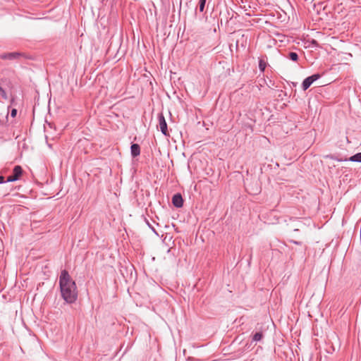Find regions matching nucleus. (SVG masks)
I'll list each match as a JSON object with an SVG mask.
<instances>
[{
  "label": "nucleus",
  "mask_w": 361,
  "mask_h": 361,
  "mask_svg": "<svg viewBox=\"0 0 361 361\" xmlns=\"http://www.w3.org/2000/svg\"><path fill=\"white\" fill-rule=\"evenodd\" d=\"M147 225H148V226L152 228V230L154 233H156V231H155L154 228V227H152V226H151V224H150L148 221H147Z\"/></svg>",
  "instance_id": "nucleus-17"
},
{
  "label": "nucleus",
  "mask_w": 361,
  "mask_h": 361,
  "mask_svg": "<svg viewBox=\"0 0 361 361\" xmlns=\"http://www.w3.org/2000/svg\"><path fill=\"white\" fill-rule=\"evenodd\" d=\"M172 203L174 207L180 208L183 205V199L180 193L175 194L172 197Z\"/></svg>",
  "instance_id": "nucleus-6"
},
{
  "label": "nucleus",
  "mask_w": 361,
  "mask_h": 361,
  "mask_svg": "<svg viewBox=\"0 0 361 361\" xmlns=\"http://www.w3.org/2000/svg\"><path fill=\"white\" fill-rule=\"evenodd\" d=\"M321 75L319 74H314L311 76L305 78L302 83V88L305 91L307 90L310 85L317 80H318Z\"/></svg>",
  "instance_id": "nucleus-2"
},
{
  "label": "nucleus",
  "mask_w": 361,
  "mask_h": 361,
  "mask_svg": "<svg viewBox=\"0 0 361 361\" xmlns=\"http://www.w3.org/2000/svg\"><path fill=\"white\" fill-rule=\"evenodd\" d=\"M17 114V110L16 109H13L11 111V116L14 118L16 116Z\"/></svg>",
  "instance_id": "nucleus-14"
},
{
  "label": "nucleus",
  "mask_w": 361,
  "mask_h": 361,
  "mask_svg": "<svg viewBox=\"0 0 361 361\" xmlns=\"http://www.w3.org/2000/svg\"><path fill=\"white\" fill-rule=\"evenodd\" d=\"M267 67V62L264 59H259V68L261 72H264Z\"/></svg>",
  "instance_id": "nucleus-10"
},
{
  "label": "nucleus",
  "mask_w": 361,
  "mask_h": 361,
  "mask_svg": "<svg viewBox=\"0 0 361 361\" xmlns=\"http://www.w3.org/2000/svg\"><path fill=\"white\" fill-rule=\"evenodd\" d=\"M6 182H7V181L5 180L4 177L2 176H0V184L4 183Z\"/></svg>",
  "instance_id": "nucleus-15"
},
{
  "label": "nucleus",
  "mask_w": 361,
  "mask_h": 361,
  "mask_svg": "<svg viewBox=\"0 0 361 361\" xmlns=\"http://www.w3.org/2000/svg\"><path fill=\"white\" fill-rule=\"evenodd\" d=\"M206 0H200L199 1V9L200 12H202L204 9Z\"/></svg>",
  "instance_id": "nucleus-12"
},
{
  "label": "nucleus",
  "mask_w": 361,
  "mask_h": 361,
  "mask_svg": "<svg viewBox=\"0 0 361 361\" xmlns=\"http://www.w3.org/2000/svg\"><path fill=\"white\" fill-rule=\"evenodd\" d=\"M264 337L262 331L256 332L252 335V341L254 342L260 341Z\"/></svg>",
  "instance_id": "nucleus-8"
},
{
  "label": "nucleus",
  "mask_w": 361,
  "mask_h": 361,
  "mask_svg": "<svg viewBox=\"0 0 361 361\" xmlns=\"http://www.w3.org/2000/svg\"><path fill=\"white\" fill-rule=\"evenodd\" d=\"M287 57L293 61H297L298 60V55L296 52H289Z\"/></svg>",
  "instance_id": "nucleus-11"
},
{
  "label": "nucleus",
  "mask_w": 361,
  "mask_h": 361,
  "mask_svg": "<svg viewBox=\"0 0 361 361\" xmlns=\"http://www.w3.org/2000/svg\"><path fill=\"white\" fill-rule=\"evenodd\" d=\"M23 173V169L20 166H16L13 170V175L7 178V182H13L18 180Z\"/></svg>",
  "instance_id": "nucleus-3"
},
{
  "label": "nucleus",
  "mask_w": 361,
  "mask_h": 361,
  "mask_svg": "<svg viewBox=\"0 0 361 361\" xmlns=\"http://www.w3.org/2000/svg\"><path fill=\"white\" fill-rule=\"evenodd\" d=\"M158 121L159 127L160 128L161 132L166 136L169 135V134L167 129V123L162 113L158 115Z\"/></svg>",
  "instance_id": "nucleus-4"
},
{
  "label": "nucleus",
  "mask_w": 361,
  "mask_h": 361,
  "mask_svg": "<svg viewBox=\"0 0 361 361\" xmlns=\"http://www.w3.org/2000/svg\"><path fill=\"white\" fill-rule=\"evenodd\" d=\"M293 242L295 244H296V245H299V244H300V243H298V242H297V241H293Z\"/></svg>",
  "instance_id": "nucleus-18"
},
{
  "label": "nucleus",
  "mask_w": 361,
  "mask_h": 361,
  "mask_svg": "<svg viewBox=\"0 0 361 361\" xmlns=\"http://www.w3.org/2000/svg\"><path fill=\"white\" fill-rule=\"evenodd\" d=\"M0 95L4 98V99H6L7 98V94H6V92H5V90L0 86Z\"/></svg>",
  "instance_id": "nucleus-13"
},
{
  "label": "nucleus",
  "mask_w": 361,
  "mask_h": 361,
  "mask_svg": "<svg viewBox=\"0 0 361 361\" xmlns=\"http://www.w3.org/2000/svg\"><path fill=\"white\" fill-rule=\"evenodd\" d=\"M22 55L23 54L20 52L3 53L0 55V59L3 60H15Z\"/></svg>",
  "instance_id": "nucleus-5"
},
{
  "label": "nucleus",
  "mask_w": 361,
  "mask_h": 361,
  "mask_svg": "<svg viewBox=\"0 0 361 361\" xmlns=\"http://www.w3.org/2000/svg\"><path fill=\"white\" fill-rule=\"evenodd\" d=\"M59 286L61 296L67 303H73L77 300L76 284L66 270H63L61 272Z\"/></svg>",
  "instance_id": "nucleus-1"
},
{
  "label": "nucleus",
  "mask_w": 361,
  "mask_h": 361,
  "mask_svg": "<svg viewBox=\"0 0 361 361\" xmlns=\"http://www.w3.org/2000/svg\"><path fill=\"white\" fill-rule=\"evenodd\" d=\"M348 160L353 162H361V152L351 156Z\"/></svg>",
  "instance_id": "nucleus-9"
},
{
  "label": "nucleus",
  "mask_w": 361,
  "mask_h": 361,
  "mask_svg": "<svg viewBox=\"0 0 361 361\" xmlns=\"http://www.w3.org/2000/svg\"><path fill=\"white\" fill-rule=\"evenodd\" d=\"M147 225H148V226L152 228V230L154 233H156V231H155L154 228V227H152V226H151V224H150L148 221H147Z\"/></svg>",
  "instance_id": "nucleus-16"
},
{
  "label": "nucleus",
  "mask_w": 361,
  "mask_h": 361,
  "mask_svg": "<svg viewBox=\"0 0 361 361\" xmlns=\"http://www.w3.org/2000/svg\"><path fill=\"white\" fill-rule=\"evenodd\" d=\"M130 152L133 157H136L140 154V147L138 144H132L130 147Z\"/></svg>",
  "instance_id": "nucleus-7"
}]
</instances>
